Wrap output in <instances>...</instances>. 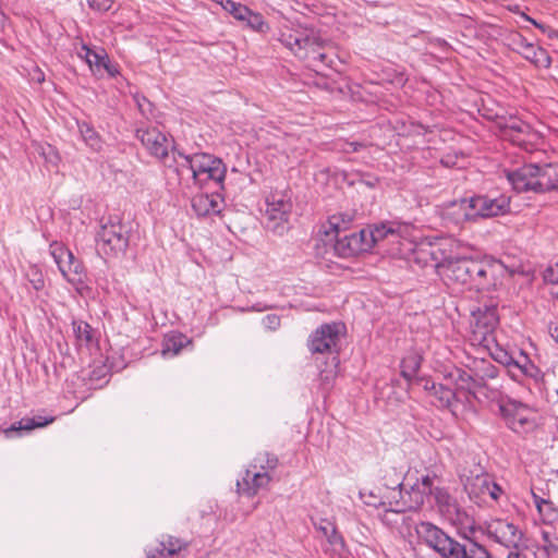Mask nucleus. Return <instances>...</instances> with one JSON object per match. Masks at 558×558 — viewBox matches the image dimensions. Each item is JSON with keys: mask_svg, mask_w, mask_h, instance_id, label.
Segmentation results:
<instances>
[{"mask_svg": "<svg viewBox=\"0 0 558 558\" xmlns=\"http://www.w3.org/2000/svg\"><path fill=\"white\" fill-rule=\"evenodd\" d=\"M453 242H444L433 247L430 255L436 260L437 268L447 280L466 290L484 291L496 284L497 272L501 264L494 260L473 258H454L450 254Z\"/></svg>", "mask_w": 558, "mask_h": 558, "instance_id": "f257e3e1", "label": "nucleus"}, {"mask_svg": "<svg viewBox=\"0 0 558 558\" xmlns=\"http://www.w3.org/2000/svg\"><path fill=\"white\" fill-rule=\"evenodd\" d=\"M402 512L418 510L434 497L439 510L451 513L456 510V501L441 486V477L430 469H410L401 482Z\"/></svg>", "mask_w": 558, "mask_h": 558, "instance_id": "f03ea898", "label": "nucleus"}, {"mask_svg": "<svg viewBox=\"0 0 558 558\" xmlns=\"http://www.w3.org/2000/svg\"><path fill=\"white\" fill-rule=\"evenodd\" d=\"M446 384H437L427 377H417L427 396L437 401V407L448 410L454 417L461 413L460 405L470 402V396L474 395L480 383L470 373L462 368L453 367L444 374Z\"/></svg>", "mask_w": 558, "mask_h": 558, "instance_id": "7ed1b4c3", "label": "nucleus"}, {"mask_svg": "<svg viewBox=\"0 0 558 558\" xmlns=\"http://www.w3.org/2000/svg\"><path fill=\"white\" fill-rule=\"evenodd\" d=\"M416 533L427 546L444 558H489L488 551L482 545L477 543L461 545L429 522L417 524Z\"/></svg>", "mask_w": 558, "mask_h": 558, "instance_id": "20e7f679", "label": "nucleus"}, {"mask_svg": "<svg viewBox=\"0 0 558 558\" xmlns=\"http://www.w3.org/2000/svg\"><path fill=\"white\" fill-rule=\"evenodd\" d=\"M401 482L395 471H387L385 475L371 488L360 493L363 502L385 511L401 513Z\"/></svg>", "mask_w": 558, "mask_h": 558, "instance_id": "39448f33", "label": "nucleus"}, {"mask_svg": "<svg viewBox=\"0 0 558 558\" xmlns=\"http://www.w3.org/2000/svg\"><path fill=\"white\" fill-rule=\"evenodd\" d=\"M278 460L267 452L258 453L245 471L244 476L236 482V492L248 498L255 497L263 488L268 487Z\"/></svg>", "mask_w": 558, "mask_h": 558, "instance_id": "423d86ee", "label": "nucleus"}, {"mask_svg": "<svg viewBox=\"0 0 558 558\" xmlns=\"http://www.w3.org/2000/svg\"><path fill=\"white\" fill-rule=\"evenodd\" d=\"M183 159L199 186L210 183L219 185L225 181L227 167L221 159L205 153L183 156Z\"/></svg>", "mask_w": 558, "mask_h": 558, "instance_id": "0eeeda50", "label": "nucleus"}, {"mask_svg": "<svg viewBox=\"0 0 558 558\" xmlns=\"http://www.w3.org/2000/svg\"><path fill=\"white\" fill-rule=\"evenodd\" d=\"M50 254L53 257L63 278L71 283L77 292L86 288V270L83 263L62 243L50 244Z\"/></svg>", "mask_w": 558, "mask_h": 558, "instance_id": "6e6552de", "label": "nucleus"}, {"mask_svg": "<svg viewBox=\"0 0 558 558\" xmlns=\"http://www.w3.org/2000/svg\"><path fill=\"white\" fill-rule=\"evenodd\" d=\"M129 236L121 223L104 225L98 233V248L107 257H118L126 252Z\"/></svg>", "mask_w": 558, "mask_h": 558, "instance_id": "1a4fd4ad", "label": "nucleus"}, {"mask_svg": "<svg viewBox=\"0 0 558 558\" xmlns=\"http://www.w3.org/2000/svg\"><path fill=\"white\" fill-rule=\"evenodd\" d=\"M292 209L291 198L287 192L274 191L266 197L265 217L268 226L277 230L288 222Z\"/></svg>", "mask_w": 558, "mask_h": 558, "instance_id": "9d476101", "label": "nucleus"}, {"mask_svg": "<svg viewBox=\"0 0 558 558\" xmlns=\"http://www.w3.org/2000/svg\"><path fill=\"white\" fill-rule=\"evenodd\" d=\"M344 326L341 324H324L318 327L308 339L312 353H330L337 345Z\"/></svg>", "mask_w": 558, "mask_h": 558, "instance_id": "9b49d317", "label": "nucleus"}, {"mask_svg": "<svg viewBox=\"0 0 558 558\" xmlns=\"http://www.w3.org/2000/svg\"><path fill=\"white\" fill-rule=\"evenodd\" d=\"M472 340L482 343L496 329L499 323L496 306H486L472 313Z\"/></svg>", "mask_w": 558, "mask_h": 558, "instance_id": "f8f14e48", "label": "nucleus"}, {"mask_svg": "<svg viewBox=\"0 0 558 558\" xmlns=\"http://www.w3.org/2000/svg\"><path fill=\"white\" fill-rule=\"evenodd\" d=\"M500 131L502 137L523 147L534 144L539 137L530 124L515 117H510L501 123Z\"/></svg>", "mask_w": 558, "mask_h": 558, "instance_id": "ddd939ff", "label": "nucleus"}, {"mask_svg": "<svg viewBox=\"0 0 558 558\" xmlns=\"http://www.w3.org/2000/svg\"><path fill=\"white\" fill-rule=\"evenodd\" d=\"M471 198L476 220L480 218L501 216L510 210V197L504 194L495 197L490 195H477Z\"/></svg>", "mask_w": 558, "mask_h": 558, "instance_id": "4468645a", "label": "nucleus"}, {"mask_svg": "<svg viewBox=\"0 0 558 558\" xmlns=\"http://www.w3.org/2000/svg\"><path fill=\"white\" fill-rule=\"evenodd\" d=\"M465 489L471 498L483 502L498 501L504 493L502 488L487 474H478L469 478Z\"/></svg>", "mask_w": 558, "mask_h": 558, "instance_id": "2eb2a0df", "label": "nucleus"}, {"mask_svg": "<svg viewBox=\"0 0 558 558\" xmlns=\"http://www.w3.org/2000/svg\"><path fill=\"white\" fill-rule=\"evenodd\" d=\"M499 411L507 425L514 432H522L532 425V411L514 400L502 401Z\"/></svg>", "mask_w": 558, "mask_h": 558, "instance_id": "dca6fc26", "label": "nucleus"}, {"mask_svg": "<svg viewBox=\"0 0 558 558\" xmlns=\"http://www.w3.org/2000/svg\"><path fill=\"white\" fill-rule=\"evenodd\" d=\"M289 45L293 53L300 59H318L323 63L326 62L327 56L322 51L325 41L316 34L295 36Z\"/></svg>", "mask_w": 558, "mask_h": 558, "instance_id": "f3484780", "label": "nucleus"}, {"mask_svg": "<svg viewBox=\"0 0 558 558\" xmlns=\"http://www.w3.org/2000/svg\"><path fill=\"white\" fill-rule=\"evenodd\" d=\"M486 532L489 537L509 548L518 547L522 539V532L514 524L502 519L488 522Z\"/></svg>", "mask_w": 558, "mask_h": 558, "instance_id": "a211bd4d", "label": "nucleus"}, {"mask_svg": "<svg viewBox=\"0 0 558 558\" xmlns=\"http://www.w3.org/2000/svg\"><path fill=\"white\" fill-rule=\"evenodd\" d=\"M333 251L336 255L343 258L355 257L371 252L364 229L360 232L337 239L333 244Z\"/></svg>", "mask_w": 558, "mask_h": 558, "instance_id": "6ab92c4d", "label": "nucleus"}, {"mask_svg": "<svg viewBox=\"0 0 558 558\" xmlns=\"http://www.w3.org/2000/svg\"><path fill=\"white\" fill-rule=\"evenodd\" d=\"M187 547L189 543L186 541L166 534L148 546L147 556L149 558H173Z\"/></svg>", "mask_w": 558, "mask_h": 558, "instance_id": "aec40b11", "label": "nucleus"}, {"mask_svg": "<svg viewBox=\"0 0 558 558\" xmlns=\"http://www.w3.org/2000/svg\"><path fill=\"white\" fill-rule=\"evenodd\" d=\"M137 137L145 148L157 158H165L170 148V141L158 129L138 130Z\"/></svg>", "mask_w": 558, "mask_h": 558, "instance_id": "412c9836", "label": "nucleus"}, {"mask_svg": "<svg viewBox=\"0 0 558 558\" xmlns=\"http://www.w3.org/2000/svg\"><path fill=\"white\" fill-rule=\"evenodd\" d=\"M441 216L445 220L454 225H461L465 221H475V214L472 198H462L446 204L442 207Z\"/></svg>", "mask_w": 558, "mask_h": 558, "instance_id": "4be33fe9", "label": "nucleus"}, {"mask_svg": "<svg viewBox=\"0 0 558 558\" xmlns=\"http://www.w3.org/2000/svg\"><path fill=\"white\" fill-rule=\"evenodd\" d=\"M536 173V165H525L513 172H509L507 179L517 192H537Z\"/></svg>", "mask_w": 558, "mask_h": 558, "instance_id": "5701e85b", "label": "nucleus"}, {"mask_svg": "<svg viewBox=\"0 0 558 558\" xmlns=\"http://www.w3.org/2000/svg\"><path fill=\"white\" fill-rule=\"evenodd\" d=\"M403 229L404 226L397 222H383L379 225L369 226L367 229H364V232L368 246L372 250L377 243L390 236H400Z\"/></svg>", "mask_w": 558, "mask_h": 558, "instance_id": "b1692460", "label": "nucleus"}, {"mask_svg": "<svg viewBox=\"0 0 558 558\" xmlns=\"http://www.w3.org/2000/svg\"><path fill=\"white\" fill-rule=\"evenodd\" d=\"M521 56L533 63L537 68L547 69L551 64V58L548 52L539 47L530 43H523L520 48Z\"/></svg>", "mask_w": 558, "mask_h": 558, "instance_id": "393cba45", "label": "nucleus"}, {"mask_svg": "<svg viewBox=\"0 0 558 558\" xmlns=\"http://www.w3.org/2000/svg\"><path fill=\"white\" fill-rule=\"evenodd\" d=\"M537 192L558 190V165L537 166Z\"/></svg>", "mask_w": 558, "mask_h": 558, "instance_id": "a878e982", "label": "nucleus"}, {"mask_svg": "<svg viewBox=\"0 0 558 558\" xmlns=\"http://www.w3.org/2000/svg\"><path fill=\"white\" fill-rule=\"evenodd\" d=\"M192 207L198 216H208L220 213L218 195L198 194L192 199Z\"/></svg>", "mask_w": 558, "mask_h": 558, "instance_id": "bb28decb", "label": "nucleus"}, {"mask_svg": "<svg viewBox=\"0 0 558 558\" xmlns=\"http://www.w3.org/2000/svg\"><path fill=\"white\" fill-rule=\"evenodd\" d=\"M352 222V216L348 214H335L329 217L327 225L324 226L325 235L329 236L330 240L339 239V234L347 231Z\"/></svg>", "mask_w": 558, "mask_h": 558, "instance_id": "cd10ccee", "label": "nucleus"}, {"mask_svg": "<svg viewBox=\"0 0 558 558\" xmlns=\"http://www.w3.org/2000/svg\"><path fill=\"white\" fill-rule=\"evenodd\" d=\"M54 422L53 416H41L37 415L34 417H24L17 424L12 425L10 428L4 430L7 437H11L14 432L26 430L29 432L34 428L45 427Z\"/></svg>", "mask_w": 558, "mask_h": 558, "instance_id": "c85d7f7f", "label": "nucleus"}, {"mask_svg": "<svg viewBox=\"0 0 558 558\" xmlns=\"http://www.w3.org/2000/svg\"><path fill=\"white\" fill-rule=\"evenodd\" d=\"M189 343L190 340L184 335L179 332L169 333L163 339L161 353L163 356H174Z\"/></svg>", "mask_w": 558, "mask_h": 558, "instance_id": "c756f323", "label": "nucleus"}, {"mask_svg": "<svg viewBox=\"0 0 558 558\" xmlns=\"http://www.w3.org/2000/svg\"><path fill=\"white\" fill-rule=\"evenodd\" d=\"M78 56L84 58L89 65L90 70L97 72L101 70L102 64L108 58L107 52L104 49L93 50L87 45L83 44Z\"/></svg>", "mask_w": 558, "mask_h": 558, "instance_id": "7c9ffc66", "label": "nucleus"}, {"mask_svg": "<svg viewBox=\"0 0 558 558\" xmlns=\"http://www.w3.org/2000/svg\"><path fill=\"white\" fill-rule=\"evenodd\" d=\"M422 357L416 353L408 354L401 362V375L409 381H416V374L421 367Z\"/></svg>", "mask_w": 558, "mask_h": 558, "instance_id": "2f4dec72", "label": "nucleus"}, {"mask_svg": "<svg viewBox=\"0 0 558 558\" xmlns=\"http://www.w3.org/2000/svg\"><path fill=\"white\" fill-rule=\"evenodd\" d=\"M508 365H513L519 368L524 375L537 378L541 374L538 367L523 353H521L520 357L514 360L512 357H508L505 354V360H502Z\"/></svg>", "mask_w": 558, "mask_h": 558, "instance_id": "473e14b6", "label": "nucleus"}, {"mask_svg": "<svg viewBox=\"0 0 558 558\" xmlns=\"http://www.w3.org/2000/svg\"><path fill=\"white\" fill-rule=\"evenodd\" d=\"M80 132L83 136L84 142L95 151H100L104 146V142L100 135L87 123L78 125Z\"/></svg>", "mask_w": 558, "mask_h": 558, "instance_id": "72a5a7b5", "label": "nucleus"}, {"mask_svg": "<svg viewBox=\"0 0 558 558\" xmlns=\"http://www.w3.org/2000/svg\"><path fill=\"white\" fill-rule=\"evenodd\" d=\"M73 330L75 333L76 341L78 345H86L93 343L94 341V330L93 328L83 320H77L73 323Z\"/></svg>", "mask_w": 558, "mask_h": 558, "instance_id": "f704fd0d", "label": "nucleus"}, {"mask_svg": "<svg viewBox=\"0 0 558 558\" xmlns=\"http://www.w3.org/2000/svg\"><path fill=\"white\" fill-rule=\"evenodd\" d=\"M533 500L538 513L544 521L550 522L557 518V510L555 509L551 501L543 499L536 494H533Z\"/></svg>", "mask_w": 558, "mask_h": 558, "instance_id": "c9c22d12", "label": "nucleus"}, {"mask_svg": "<svg viewBox=\"0 0 558 558\" xmlns=\"http://www.w3.org/2000/svg\"><path fill=\"white\" fill-rule=\"evenodd\" d=\"M222 8L230 13L238 21H244L245 15L248 14V8L242 3H238L233 0H225L221 2Z\"/></svg>", "mask_w": 558, "mask_h": 558, "instance_id": "e433bc0d", "label": "nucleus"}, {"mask_svg": "<svg viewBox=\"0 0 558 558\" xmlns=\"http://www.w3.org/2000/svg\"><path fill=\"white\" fill-rule=\"evenodd\" d=\"M243 22H246V25L255 32H265L268 29V25L262 14L254 12L251 9L248 10V14L245 15V20Z\"/></svg>", "mask_w": 558, "mask_h": 558, "instance_id": "4c0bfd02", "label": "nucleus"}, {"mask_svg": "<svg viewBox=\"0 0 558 558\" xmlns=\"http://www.w3.org/2000/svg\"><path fill=\"white\" fill-rule=\"evenodd\" d=\"M27 277L35 290L39 291L45 287L43 272L38 268L32 267L27 274Z\"/></svg>", "mask_w": 558, "mask_h": 558, "instance_id": "58836bf2", "label": "nucleus"}, {"mask_svg": "<svg viewBox=\"0 0 558 558\" xmlns=\"http://www.w3.org/2000/svg\"><path fill=\"white\" fill-rule=\"evenodd\" d=\"M324 537L327 538L328 543L333 547L335 550H342L345 546L344 538L338 532L337 526L333 532L327 533Z\"/></svg>", "mask_w": 558, "mask_h": 558, "instance_id": "ea45409f", "label": "nucleus"}, {"mask_svg": "<svg viewBox=\"0 0 558 558\" xmlns=\"http://www.w3.org/2000/svg\"><path fill=\"white\" fill-rule=\"evenodd\" d=\"M523 17L532 23L536 28H538L542 33L547 35L548 38H557L558 39V31L551 28L550 26H547L545 24L538 23L536 20L527 16L526 14H523Z\"/></svg>", "mask_w": 558, "mask_h": 558, "instance_id": "a19ab883", "label": "nucleus"}, {"mask_svg": "<svg viewBox=\"0 0 558 558\" xmlns=\"http://www.w3.org/2000/svg\"><path fill=\"white\" fill-rule=\"evenodd\" d=\"M112 0H88L89 7L100 12L109 11L112 7Z\"/></svg>", "mask_w": 558, "mask_h": 558, "instance_id": "79ce46f5", "label": "nucleus"}, {"mask_svg": "<svg viewBox=\"0 0 558 558\" xmlns=\"http://www.w3.org/2000/svg\"><path fill=\"white\" fill-rule=\"evenodd\" d=\"M314 525L323 534V536L329 532H333V529L336 527L335 522L328 519H320L319 522H315Z\"/></svg>", "mask_w": 558, "mask_h": 558, "instance_id": "37998d69", "label": "nucleus"}, {"mask_svg": "<svg viewBox=\"0 0 558 558\" xmlns=\"http://www.w3.org/2000/svg\"><path fill=\"white\" fill-rule=\"evenodd\" d=\"M543 280L545 283L555 286L558 283V271L555 267L549 266L543 272Z\"/></svg>", "mask_w": 558, "mask_h": 558, "instance_id": "c03bdc74", "label": "nucleus"}, {"mask_svg": "<svg viewBox=\"0 0 558 558\" xmlns=\"http://www.w3.org/2000/svg\"><path fill=\"white\" fill-rule=\"evenodd\" d=\"M101 69L106 70L110 76H116L119 74L118 65L112 64L110 62L109 58H107V60L102 64Z\"/></svg>", "mask_w": 558, "mask_h": 558, "instance_id": "a18cd8bd", "label": "nucleus"}, {"mask_svg": "<svg viewBox=\"0 0 558 558\" xmlns=\"http://www.w3.org/2000/svg\"><path fill=\"white\" fill-rule=\"evenodd\" d=\"M34 80H36L38 83H41L45 81V75L40 70H36V73L34 75Z\"/></svg>", "mask_w": 558, "mask_h": 558, "instance_id": "49530a36", "label": "nucleus"}, {"mask_svg": "<svg viewBox=\"0 0 558 558\" xmlns=\"http://www.w3.org/2000/svg\"><path fill=\"white\" fill-rule=\"evenodd\" d=\"M550 335L555 338V340L558 342V325H554L549 327Z\"/></svg>", "mask_w": 558, "mask_h": 558, "instance_id": "de8ad7c7", "label": "nucleus"}, {"mask_svg": "<svg viewBox=\"0 0 558 558\" xmlns=\"http://www.w3.org/2000/svg\"><path fill=\"white\" fill-rule=\"evenodd\" d=\"M487 376H489L490 378H495L497 376V371L493 365H489Z\"/></svg>", "mask_w": 558, "mask_h": 558, "instance_id": "09e8293b", "label": "nucleus"}, {"mask_svg": "<svg viewBox=\"0 0 558 558\" xmlns=\"http://www.w3.org/2000/svg\"><path fill=\"white\" fill-rule=\"evenodd\" d=\"M551 295L556 299H558V283H556L555 286H553V289L550 291Z\"/></svg>", "mask_w": 558, "mask_h": 558, "instance_id": "8fccbe9b", "label": "nucleus"}, {"mask_svg": "<svg viewBox=\"0 0 558 558\" xmlns=\"http://www.w3.org/2000/svg\"><path fill=\"white\" fill-rule=\"evenodd\" d=\"M508 558H526L525 556H522L520 554H510Z\"/></svg>", "mask_w": 558, "mask_h": 558, "instance_id": "3c124183", "label": "nucleus"}]
</instances>
